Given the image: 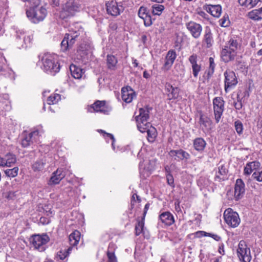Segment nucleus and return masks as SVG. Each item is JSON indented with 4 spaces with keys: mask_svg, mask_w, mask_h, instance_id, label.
Returning a JSON list of instances; mask_svg holds the SVG:
<instances>
[{
    "mask_svg": "<svg viewBox=\"0 0 262 262\" xmlns=\"http://www.w3.org/2000/svg\"><path fill=\"white\" fill-rule=\"evenodd\" d=\"M234 126L235 130L238 134L241 135L243 133V125L242 123L240 121H236L234 122Z\"/></svg>",
    "mask_w": 262,
    "mask_h": 262,
    "instance_id": "obj_49",
    "label": "nucleus"
},
{
    "mask_svg": "<svg viewBox=\"0 0 262 262\" xmlns=\"http://www.w3.org/2000/svg\"><path fill=\"white\" fill-rule=\"evenodd\" d=\"M157 160L155 159L151 160H145L139 164V169L145 170L150 171L155 169L156 167Z\"/></svg>",
    "mask_w": 262,
    "mask_h": 262,
    "instance_id": "obj_19",
    "label": "nucleus"
},
{
    "mask_svg": "<svg viewBox=\"0 0 262 262\" xmlns=\"http://www.w3.org/2000/svg\"><path fill=\"white\" fill-rule=\"evenodd\" d=\"M225 76V91L227 93L230 90L233 89L237 84V78L235 73L231 70H226L224 74Z\"/></svg>",
    "mask_w": 262,
    "mask_h": 262,
    "instance_id": "obj_8",
    "label": "nucleus"
},
{
    "mask_svg": "<svg viewBox=\"0 0 262 262\" xmlns=\"http://www.w3.org/2000/svg\"><path fill=\"white\" fill-rule=\"evenodd\" d=\"M65 175L63 173L62 169H57L54 171L51 177L48 184L50 185L58 184L60 181L64 177Z\"/></svg>",
    "mask_w": 262,
    "mask_h": 262,
    "instance_id": "obj_22",
    "label": "nucleus"
},
{
    "mask_svg": "<svg viewBox=\"0 0 262 262\" xmlns=\"http://www.w3.org/2000/svg\"><path fill=\"white\" fill-rule=\"evenodd\" d=\"M200 125L205 133H208L212 128V122L211 120L203 116H201L200 119Z\"/></svg>",
    "mask_w": 262,
    "mask_h": 262,
    "instance_id": "obj_25",
    "label": "nucleus"
},
{
    "mask_svg": "<svg viewBox=\"0 0 262 262\" xmlns=\"http://www.w3.org/2000/svg\"><path fill=\"white\" fill-rule=\"evenodd\" d=\"M43 133V130L42 128V127H38L37 128H35L29 134L31 136L34 141L36 140L38 137L41 136Z\"/></svg>",
    "mask_w": 262,
    "mask_h": 262,
    "instance_id": "obj_43",
    "label": "nucleus"
},
{
    "mask_svg": "<svg viewBox=\"0 0 262 262\" xmlns=\"http://www.w3.org/2000/svg\"><path fill=\"white\" fill-rule=\"evenodd\" d=\"M29 2H30L32 4L31 8L40 7L39 6L40 3V0H30Z\"/></svg>",
    "mask_w": 262,
    "mask_h": 262,
    "instance_id": "obj_58",
    "label": "nucleus"
},
{
    "mask_svg": "<svg viewBox=\"0 0 262 262\" xmlns=\"http://www.w3.org/2000/svg\"><path fill=\"white\" fill-rule=\"evenodd\" d=\"M144 218L143 217L141 221H138L135 227V234L136 235H140L144 232Z\"/></svg>",
    "mask_w": 262,
    "mask_h": 262,
    "instance_id": "obj_41",
    "label": "nucleus"
},
{
    "mask_svg": "<svg viewBox=\"0 0 262 262\" xmlns=\"http://www.w3.org/2000/svg\"><path fill=\"white\" fill-rule=\"evenodd\" d=\"M225 101L221 97H215L213 100L214 115L217 123L220 121L224 111Z\"/></svg>",
    "mask_w": 262,
    "mask_h": 262,
    "instance_id": "obj_10",
    "label": "nucleus"
},
{
    "mask_svg": "<svg viewBox=\"0 0 262 262\" xmlns=\"http://www.w3.org/2000/svg\"><path fill=\"white\" fill-rule=\"evenodd\" d=\"M88 111L91 113L95 112L105 114L106 112L105 101H97L89 108Z\"/></svg>",
    "mask_w": 262,
    "mask_h": 262,
    "instance_id": "obj_23",
    "label": "nucleus"
},
{
    "mask_svg": "<svg viewBox=\"0 0 262 262\" xmlns=\"http://www.w3.org/2000/svg\"><path fill=\"white\" fill-rule=\"evenodd\" d=\"M238 3L242 6L253 8L251 0H238Z\"/></svg>",
    "mask_w": 262,
    "mask_h": 262,
    "instance_id": "obj_53",
    "label": "nucleus"
},
{
    "mask_svg": "<svg viewBox=\"0 0 262 262\" xmlns=\"http://www.w3.org/2000/svg\"><path fill=\"white\" fill-rule=\"evenodd\" d=\"M141 201L140 196H138L136 193L132 195L131 199V205H134V203L138 202H140Z\"/></svg>",
    "mask_w": 262,
    "mask_h": 262,
    "instance_id": "obj_56",
    "label": "nucleus"
},
{
    "mask_svg": "<svg viewBox=\"0 0 262 262\" xmlns=\"http://www.w3.org/2000/svg\"><path fill=\"white\" fill-rule=\"evenodd\" d=\"M208 233L203 231H199L195 233L196 235L199 237L202 236H208Z\"/></svg>",
    "mask_w": 262,
    "mask_h": 262,
    "instance_id": "obj_60",
    "label": "nucleus"
},
{
    "mask_svg": "<svg viewBox=\"0 0 262 262\" xmlns=\"http://www.w3.org/2000/svg\"><path fill=\"white\" fill-rule=\"evenodd\" d=\"M72 247H69L68 249L60 250L57 254V257L60 259L63 260L68 256L72 250Z\"/></svg>",
    "mask_w": 262,
    "mask_h": 262,
    "instance_id": "obj_38",
    "label": "nucleus"
},
{
    "mask_svg": "<svg viewBox=\"0 0 262 262\" xmlns=\"http://www.w3.org/2000/svg\"><path fill=\"white\" fill-rule=\"evenodd\" d=\"M177 54L174 50H169L165 57V62L162 67V70L164 71L169 70L172 66L176 58Z\"/></svg>",
    "mask_w": 262,
    "mask_h": 262,
    "instance_id": "obj_16",
    "label": "nucleus"
},
{
    "mask_svg": "<svg viewBox=\"0 0 262 262\" xmlns=\"http://www.w3.org/2000/svg\"><path fill=\"white\" fill-rule=\"evenodd\" d=\"M117 62L116 58L114 55H108L107 56L106 63L108 69L115 70Z\"/></svg>",
    "mask_w": 262,
    "mask_h": 262,
    "instance_id": "obj_34",
    "label": "nucleus"
},
{
    "mask_svg": "<svg viewBox=\"0 0 262 262\" xmlns=\"http://www.w3.org/2000/svg\"><path fill=\"white\" fill-rule=\"evenodd\" d=\"M16 38L18 41L21 39H23L24 43L21 46L23 48H27L31 43L33 35L31 33L27 32L23 29H20L16 31Z\"/></svg>",
    "mask_w": 262,
    "mask_h": 262,
    "instance_id": "obj_13",
    "label": "nucleus"
},
{
    "mask_svg": "<svg viewBox=\"0 0 262 262\" xmlns=\"http://www.w3.org/2000/svg\"><path fill=\"white\" fill-rule=\"evenodd\" d=\"M237 52L230 50L225 47L221 52V58L225 62H228L234 59Z\"/></svg>",
    "mask_w": 262,
    "mask_h": 262,
    "instance_id": "obj_21",
    "label": "nucleus"
},
{
    "mask_svg": "<svg viewBox=\"0 0 262 262\" xmlns=\"http://www.w3.org/2000/svg\"><path fill=\"white\" fill-rule=\"evenodd\" d=\"M47 13V10L43 6L30 8L26 11L27 17L34 23L43 20L46 16Z\"/></svg>",
    "mask_w": 262,
    "mask_h": 262,
    "instance_id": "obj_4",
    "label": "nucleus"
},
{
    "mask_svg": "<svg viewBox=\"0 0 262 262\" xmlns=\"http://www.w3.org/2000/svg\"><path fill=\"white\" fill-rule=\"evenodd\" d=\"M80 238V233L77 230L74 231L69 235V242L71 246H76Z\"/></svg>",
    "mask_w": 262,
    "mask_h": 262,
    "instance_id": "obj_33",
    "label": "nucleus"
},
{
    "mask_svg": "<svg viewBox=\"0 0 262 262\" xmlns=\"http://www.w3.org/2000/svg\"><path fill=\"white\" fill-rule=\"evenodd\" d=\"M6 167H11L14 164L16 159L15 156L12 154H7L5 156Z\"/></svg>",
    "mask_w": 262,
    "mask_h": 262,
    "instance_id": "obj_39",
    "label": "nucleus"
},
{
    "mask_svg": "<svg viewBox=\"0 0 262 262\" xmlns=\"http://www.w3.org/2000/svg\"><path fill=\"white\" fill-rule=\"evenodd\" d=\"M164 6L160 4H154L151 7V12L154 15H160L164 10Z\"/></svg>",
    "mask_w": 262,
    "mask_h": 262,
    "instance_id": "obj_36",
    "label": "nucleus"
},
{
    "mask_svg": "<svg viewBox=\"0 0 262 262\" xmlns=\"http://www.w3.org/2000/svg\"><path fill=\"white\" fill-rule=\"evenodd\" d=\"M228 49L237 52V50L239 47V45L237 40L236 39L231 38L228 41V45L225 46Z\"/></svg>",
    "mask_w": 262,
    "mask_h": 262,
    "instance_id": "obj_37",
    "label": "nucleus"
},
{
    "mask_svg": "<svg viewBox=\"0 0 262 262\" xmlns=\"http://www.w3.org/2000/svg\"><path fill=\"white\" fill-rule=\"evenodd\" d=\"M83 8L82 0H68L61 6L59 17L62 19L74 17L81 12Z\"/></svg>",
    "mask_w": 262,
    "mask_h": 262,
    "instance_id": "obj_1",
    "label": "nucleus"
},
{
    "mask_svg": "<svg viewBox=\"0 0 262 262\" xmlns=\"http://www.w3.org/2000/svg\"><path fill=\"white\" fill-rule=\"evenodd\" d=\"M39 222L43 225L48 224L49 223V220L45 217H41L40 218Z\"/></svg>",
    "mask_w": 262,
    "mask_h": 262,
    "instance_id": "obj_64",
    "label": "nucleus"
},
{
    "mask_svg": "<svg viewBox=\"0 0 262 262\" xmlns=\"http://www.w3.org/2000/svg\"><path fill=\"white\" fill-rule=\"evenodd\" d=\"M169 155L170 157H174V159L177 160H188L190 157L189 153L181 149L171 150Z\"/></svg>",
    "mask_w": 262,
    "mask_h": 262,
    "instance_id": "obj_18",
    "label": "nucleus"
},
{
    "mask_svg": "<svg viewBox=\"0 0 262 262\" xmlns=\"http://www.w3.org/2000/svg\"><path fill=\"white\" fill-rule=\"evenodd\" d=\"M249 18L254 20H259L262 19V7L258 9H254L248 13Z\"/></svg>",
    "mask_w": 262,
    "mask_h": 262,
    "instance_id": "obj_31",
    "label": "nucleus"
},
{
    "mask_svg": "<svg viewBox=\"0 0 262 262\" xmlns=\"http://www.w3.org/2000/svg\"><path fill=\"white\" fill-rule=\"evenodd\" d=\"M18 171V167H15L12 169H8L5 170V173L9 177L14 178L17 176Z\"/></svg>",
    "mask_w": 262,
    "mask_h": 262,
    "instance_id": "obj_44",
    "label": "nucleus"
},
{
    "mask_svg": "<svg viewBox=\"0 0 262 262\" xmlns=\"http://www.w3.org/2000/svg\"><path fill=\"white\" fill-rule=\"evenodd\" d=\"M208 236L211 237L216 241H219L221 239V237L217 234H212L208 233Z\"/></svg>",
    "mask_w": 262,
    "mask_h": 262,
    "instance_id": "obj_62",
    "label": "nucleus"
},
{
    "mask_svg": "<svg viewBox=\"0 0 262 262\" xmlns=\"http://www.w3.org/2000/svg\"><path fill=\"white\" fill-rule=\"evenodd\" d=\"M70 69L72 76L75 79H80L84 73L81 68L74 64H71Z\"/></svg>",
    "mask_w": 262,
    "mask_h": 262,
    "instance_id": "obj_30",
    "label": "nucleus"
},
{
    "mask_svg": "<svg viewBox=\"0 0 262 262\" xmlns=\"http://www.w3.org/2000/svg\"><path fill=\"white\" fill-rule=\"evenodd\" d=\"M61 99V96L58 94H53L48 97L47 102L49 105L56 104Z\"/></svg>",
    "mask_w": 262,
    "mask_h": 262,
    "instance_id": "obj_40",
    "label": "nucleus"
},
{
    "mask_svg": "<svg viewBox=\"0 0 262 262\" xmlns=\"http://www.w3.org/2000/svg\"><path fill=\"white\" fill-rule=\"evenodd\" d=\"M78 32L75 31L73 34H66L61 42V48L63 51L67 50L69 47L72 46L75 42V38L79 35Z\"/></svg>",
    "mask_w": 262,
    "mask_h": 262,
    "instance_id": "obj_12",
    "label": "nucleus"
},
{
    "mask_svg": "<svg viewBox=\"0 0 262 262\" xmlns=\"http://www.w3.org/2000/svg\"><path fill=\"white\" fill-rule=\"evenodd\" d=\"M201 67L200 65H195L192 67V73L194 77L196 78L198 76V74L200 72Z\"/></svg>",
    "mask_w": 262,
    "mask_h": 262,
    "instance_id": "obj_50",
    "label": "nucleus"
},
{
    "mask_svg": "<svg viewBox=\"0 0 262 262\" xmlns=\"http://www.w3.org/2000/svg\"><path fill=\"white\" fill-rule=\"evenodd\" d=\"M203 9L213 17L217 18L221 16L222 11V7L220 5L205 4L203 6Z\"/></svg>",
    "mask_w": 262,
    "mask_h": 262,
    "instance_id": "obj_15",
    "label": "nucleus"
},
{
    "mask_svg": "<svg viewBox=\"0 0 262 262\" xmlns=\"http://www.w3.org/2000/svg\"><path fill=\"white\" fill-rule=\"evenodd\" d=\"M185 26L194 38L198 39L200 37L202 31V27L200 24L190 21L186 23Z\"/></svg>",
    "mask_w": 262,
    "mask_h": 262,
    "instance_id": "obj_11",
    "label": "nucleus"
},
{
    "mask_svg": "<svg viewBox=\"0 0 262 262\" xmlns=\"http://www.w3.org/2000/svg\"><path fill=\"white\" fill-rule=\"evenodd\" d=\"M147 133V140L149 142H152L157 137V130L155 127L151 126L146 130Z\"/></svg>",
    "mask_w": 262,
    "mask_h": 262,
    "instance_id": "obj_35",
    "label": "nucleus"
},
{
    "mask_svg": "<svg viewBox=\"0 0 262 262\" xmlns=\"http://www.w3.org/2000/svg\"><path fill=\"white\" fill-rule=\"evenodd\" d=\"M209 63H210V69H211L212 73L214 72V68H215V63L214 62V60L213 58H209Z\"/></svg>",
    "mask_w": 262,
    "mask_h": 262,
    "instance_id": "obj_59",
    "label": "nucleus"
},
{
    "mask_svg": "<svg viewBox=\"0 0 262 262\" xmlns=\"http://www.w3.org/2000/svg\"><path fill=\"white\" fill-rule=\"evenodd\" d=\"M245 184L243 180L241 179H238L235 185L234 188V196L236 200H238L241 198L243 194L245 193Z\"/></svg>",
    "mask_w": 262,
    "mask_h": 262,
    "instance_id": "obj_20",
    "label": "nucleus"
},
{
    "mask_svg": "<svg viewBox=\"0 0 262 262\" xmlns=\"http://www.w3.org/2000/svg\"><path fill=\"white\" fill-rule=\"evenodd\" d=\"M227 169L224 165H219L218 170L216 172L215 180L218 181L224 180L227 175Z\"/></svg>",
    "mask_w": 262,
    "mask_h": 262,
    "instance_id": "obj_29",
    "label": "nucleus"
},
{
    "mask_svg": "<svg viewBox=\"0 0 262 262\" xmlns=\"http://www.w3.org/2000/svg\"><path fill=\"white\" fill-rule=\"evenodd\" d=\"M49 238L46 234L34 235L30 238V242L35 248L40 251L45 249V245L49 242Z\"/></svg>",
    "mask_w": 262,
    "mask_h": 262,
    "instance_id": "obj_9",
    "label": "nucleus"
},
{
    "mask_svg": "<svg viewBox=\"0 0 262 262\" xmlns=\"http://www.w3.org/2000/svg\"><path fill=\"white\" fill-rule=\"evenodd\" d=\"M107 13L112 16H117L124 10V7L121 2L116 0H107L105 3Z\"/></svg>",
    "mask_w": 262,
    "mask_h": 262,
    "instance_id": "obj_7",
    "label": "nucleus"
},
{
    "mask_svg": "<svg viewBox=\"0 0 262 262\" xmlns=\"http://www.w3.org/2000/svg\"><path fill=\"white\" fill-rule=\"evenodd\" d=\"M111 245H109L108 249L107 252V256L108 260L107 262H118L117 258L114 251H110V248Z\"/></svg>",
    "mask_w": 262,
    "mask_h": 262,
    "instance_id": "obj_45",
    "label": "nucleus"
},
{
    "mask_svg": "<svg viewBox=\"0 0 262 262\" xmlns=\"http://www.w3.org/2000/svg\"><path fill=\"white\" fill-rule=\"evenodd\" d=\"M206 145V142L202 138H196L193 141V147L198 151L204 150Z\"/></svg>",
    "mask_w": 262,
    "mask_h": 262,
    "instance_id": "obj_32",
    "label": "nucleus"
},
{
    "mask_svg": "<svg viewBox=\"0 0 262 262\" xmlns=\"http://www.w3.org/2000/svg\"><path fill=\"white\" fill-rule=\"evenodd\" d=\"M213 42L212 34L210 29H207L205 31L203 39V43L205 45L207 48L212 46Z\"/></svg>",
    "mask_w": 262,
    "mask_h": 262,
    "instance_id": "obj_28",
    "label": "nucleus"
},
{
    "mask_svg": "<svg viewBox=\"0 0 262 262\" xmlns=\"http://www.w3.org/2000/svg\"><path fill=\"white\" fill-rule=\"evenodd\" d=\"M220 25L223 27H227L230 24V20L228 14H225L223 17L220 19Z\"/></svg>",
    "mask_w": 262,
    "mask_h": 262,
    "instance_id": "obj_46",
    "label": "nucleus"
},
{
    "mask_svg": "<svg viewBox=\"0 0 262 262\" xmlns=\"http://www.w3.org/2000/svg\"><path fill=\"white\" fill-rule=\"evenodd\" d=\"M254 179L258 182H262V170L260 172H254L252 174Z\"/></svg>",
    "mask_w": 262,
    "mask_h": 262,
    "instance_id": "obj_55",
    "label": "nucleus"
},
{
    "mask_svg": "<svg viewBox=\"0 0 262 262\" xmlns=\"http://www.w3.org/2000/svg\"><path fill=\"white\" fill-rule=\"evenodd\" d=\"M197 58L198 56L196 54H192L189 57V61L191 64V67L194 66L195 65H198L197 63Z\"/></svg>",
    "mask_w": 262,
    "mask_h": 262,
    "instance_id": "obj_51",
    "label": "nucleus"
},
{
    "mask_svg": "<svg viewBox=\"0 0 262 262\" xmlns=\"http://www.w3.org/2000/svg\"><path fill=\"white\" fill-rule=\"evenodd\" d=\"M166 180L168 185L172 187L174 186V179L172 175L169 172H168L166 174Z\"/></svg>",
    "mask_w": 262,
    "mask_h": 262,
    "instance_id": "obj_54",
    "label": "nucleus"
},
{
    "mask_svg": "<svg viewBox=\"0 0 262 262\" xmlns=\"http://www.w3.org/2000/svg\"><path fill=\"white\" fill-rule=\"evenodd\" d=\"M260 166V163L257 161L249 162L246 164L244 170L245 175H250L253 171L257 170Z\"/></svg>",
    "mask_w": 262,
    "mask_h": 262,
    "instance_id": "obj_26",
    "label": "nucleus"
},
{
    "mask_svg": "<svg viewBox=\"0 0 262 262\" xmlns=\"http://www.w3.org/2000/svg\"><path fill=\"white\" fill-rule=\"evenodd\" d=\"M234 105L236 110H240L242 107V103L241 101H237L234 102Z\"/></svg>",
    "mask_w": 262,
    "mask_h": 262,
    "instance_id": "obj_63",
    "label": "nucleus"
},
{
    "mask_svg": "<svg viewBox=\"0 0 262 262\" xmlns=\"http://www.w3.org/2000/svg\"><path fill=\"white\" fill-rule=\"evenodd\" d=\"M166 90L168 93L167 96L169 100L176 99L179 95V89L177 87H173L170 84H166Z\"/></svg>",
    "mask_w": 262,
    "mask_h": 262,
    "instance_id": "obj_27",
    "label": "nucleus"
},
{
    "mask_svg": "<svg viewBox=\"0 0 262 262\" xmlns=\"http://www.w3.org/2000/svg\"><path fill=\"white\" fill-rule=\"evenodd\" d=\"M224 218L227 224L232 228L237 227L241 222L238 214L231 208L225 210L224 213Z\"/></svg>",
    "mask_w": 262,
    "mask_h": 262,
    "instance_id": "obj_6",
    "label": "nucleus"
},
{
    "mask_svg": "<svg viewBox=\"0 0 262 262\" xmlns=\"http://www.w3.org/2000/svg\"><path fill=\"white\" fill-rule=\"evenodd\" d=\"M196 13L201 17L205 19H208L209 16L207 14H206L204 11L201 10H197Z\"/></svg>",
    "mask_w": 262,
    "mask_h": 262,
    "instance_id": "obj_57",
    "label": "nucleus"
},
{
    "mask_svg": "<svg viewBox=\"0 0 262 262\" xmlns=\"http://www.w3.org/2000/svg\"><path fill=\"white\" fill-rule=\"evenodd\" d=\"M100 131L104 133L103 136L105 138L107 142H108L109 140H110L111 141L112 148L114 150L115 147H114V142H115V139H114L113 135L111 134L106 133L102 130H101Z\"/></svg>",
    "mask_w": 262,
    "mask_h": 262,
    "instance_id": "obj_48",
    "label": "nucleus"
},
{
    "mask_svg": "<svg viewBox=\"0 0 262 262\" xmlns=\"http://www.w3.org/2000/svg\"><path fill=\"white\" fill-rule=\"evenodd\" d=\"M45 164L41 161H37L34 163L32 165V168L35 171L42 170L44 168Z\"/></svg>",
    "mask_w": 262,
    "mask_h": 262,
    "instance_id": "obj_47",
    "label": "nucleus"
},
{
    "mask_svg": "<svg viewBox=\"0 0 262 262\" xmlns=\"http://www.w3.org/2000/svg\"><path fill=\"white\" fill-rule=\"evenodd\" d=\"M159 220L166 226H170L174 222L173 215L169 211L162 212L159 216Z\"/></svg>",
    "mask_w": 262,
    "mask_h": 262,
    "instance_id": "obj_24",
    "label": "nucleus"
},
{
    "mask_svg": "<svg viewBox=\"0 0 262 262\" xmlns=\"http://www.w3.org/2000/svg\"><path fill=\"white\" fill-rule=\"evenodd\" d=\"M236 254L241 262H250L251 260L250 249L243 240L241 241L237 245Z\"/></svg>",
    "mask_w": 262,
    "mask_h": 262,
    "instance_id": "obj_5",
    "label": "nucleus"
},
{
    "mask_svg": "<svg viewBox=\"0 0 262 262\" xmlns=\"http://www.w3.org/2000/svg\"><path fill=\"white\" fill-rule=\"evenodd\" d=\"M33 142V139L31 137V136L29 134L28 135H26L24 138L21 140V145L24 147H27Z\"/></svg>",
    "mask_w": 262,
    "mask_h": 262,
    "instance_id": "obj_42",
    "label": "nucleus"
},
{
    "mask_svg": "<svg viewBox=\"0 0 262 262\" xmlns=\"http://www.w3.org/2000/svg\"><path fill=\"white\" fill-rule=\"evenodd\" d=\"M17 191H9L7 195V198L9 199H13L16 195Z\"/></svg>",
    "mask_w": 262,
    "mask_h": 262,
    "instance_id": "obj_61",
    "label": "nucleus"
},
{
    "mask_svg": "<svg viewBox=\"0 0 262 262\" xmlns=\"http://www.w3.org/2000/svg\"><path fill=\"white\" fill-rule=\"evenodd\" d=\"M41 69L48 74L54 75L60 69L57 55L47 54L41 59Z\"/></svg>",
    "mask_w": 262,
    "mask_h": 262,
    "instance_id": "obj_2",
    "label": "nucleus"
},
{
    "mask_svg": "<svg viewBox=\"0 0 262 262\" xmlns=\"http://www.w3.org/2000/svg\"><path fill=\"white\" fill-rule=\"evenodd\" d=\"M197 58L198 56L196 54H192L189 57V61L191 64V67L194 66L195 65H198L197 63Z\"/></svg>",
    "mask_w": 262,
    "mask_h": 262,
    "instance_id": "obj_52",
    "label": "nucleus"
},
{
    "mask_svg": "<svg viewBox=\"0 0 262 262\" xmlns=\"http://www.w3.org/2000/svg\"><path fill=\"white\" fill-rule=\"evenodd\" d=\"M121 93L123 101L127 103L131 102L136 96L135 92L130 86L122 88Z\"/></svg>",
    "mask_w": 262,
    "mask_h": 262,
    "instance_id": "obj_14",
    "label": "nucleus"
},
{
    "mask_svg": "<svg viewBox=\"0 0 262 262\" xmlns=\"http://www.w3.org/2000/svg\"><path fill=\"white\" fill-rule=\"evenodd\" d=\"M149 119V110L147 108H140L139 115L136 117L137 126L138 130L141 133H145L151 126L148 121Z\"/></svg>",
    "mask_w": 262,
    "mask_h": 262,
    "instance_id": "obj_3",
    "label": "nucleus"
},
{
    "mask_svg": "<svg viewBox=\"0 0 262 262\" xmlns=\"http://www.w3.org/2000/svg\"><path fill=\"white\" fill-rule=\"evenodd\" d=\"M139 16L144 20V25L146 27H149L152 24V20L150 15L148 13V11L146 7L141 6L138 11Z\"/></svg>",
    "mask_w": 262,
    "mask_h": 262,
    "instance_id": "obj_17",
    "label": "nucleus"
}]
</instances>
